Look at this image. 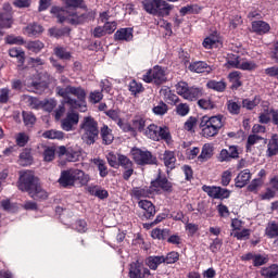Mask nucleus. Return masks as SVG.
Wrapping results in <instances>:
<instances>
[{
    "label": "nucleus",
    "mask_w": 278,
    "mask_h": 278,
    "mask_svg": "<svg viewBox=\"0 0 278 278\" xmlns=\"http://www.w3.org/2000/svg\"><path fill=\"white\" fill-rule=\"evenodd\" d=\"M18 188L22 192H28L31 199H47V191L38 185V178L34 176L33 172H23L20 176Z\"/></svg>",
    "instance_id": "f257e3e1"
},
{
    "label": "nucleus",
    "mask_w": 278,
    "mask_h": 278,
    "mask_svg": "<svg viewBox=\"0 0 278 278\" xmlns=\"http://www.w3.org/2000/svg\"><path fill=\"white\" fill-rule=\"evenodd\" d=\"M81 140L85 144H94L99 138V124L94 118L87 116L80 123Z\"/></svg>",
    "instance_id": "f03ea898"
},
{
    "label": "nucleus",
    "mask_w": 278,
    "mask_h": 278,
    "mask_svg": "<svg viewBox=\"0 0 278 278\" xmlns=\"http://www.w3.org/2000/svg\"><path fill=\"white\" fill-rule=\"evenodd\" d=\"M224 126L225 123L223 122V115H216L210 118L203 117L200 123L203 138H214V136H218V132Z\"/></svg>",
    "instance_id": "7ed1b4c3"
},
{
    "label": "nucleus",
    "mask_w": 278,
    "mask_h": 278,
    "mask_svg": "<svg viewBox=\"0 0 278 278\" xmlns=\"http://www.w3.org/2000/svg\"><path fill=\"white\" fill-rule=\"evenodd\" d=\"M75 181H79L81 186H86L90 181V177L84 173L81 169H67L61 173L59 178V184L63 188H68V186H75Z\"/></svg>",
    "instance_id": "20e7f679"
},
{
    "label": "nucleus",
    "mask_w": 278,
    "mask_h": 278,
    "mask_svg": "<svg viewBox=\"0 0 278 278\" xmlns=\"http://www.w3.org/2000/svg\"><path fill=\"white\" fill-rule=\"evenodd\" d=\"M142 8L153 16H168L173 7L164 0H143Z\"/></svg>",
    "instance_id": "39448f33"
},
{
    "label": "nucleus",
    "mask_w": 278,
    "mask_h": 278,
    "mask_svg": "<svg viewBox=\"0 0 278 278\" xmlns=\"http://www.w3.org/2000/svg\"><path fill=\"white\" fill-rule=\"evenodd\" d=\"M176 92L180 97L187 99V101H195L203 94L200 88L197 87H188V83L180 81L176 85Z\"/></svg>",
    "instance_id": "423d86ee"
},
{
    "label": "nucleus",
    "mask_w": 278,
    "mask_h": 278,
    "mask_svg": "<svg viewBox=\"0 0 278 278\" xmlns=\"http://www.w3.org/2000/svg\"><path fill=\"white\" fill-rule=\"evenodd\" d=\"M131 156L136 164L139 166H144L147 164H157V157L153 156V154L148 150L134 148L131 150Z\"/></svg>",
    "instance_id": "0eeeda50"
},
{
    "label": "nucleus",
    "mask_w": 278,
    "mask_h": 278,
    "mask_svg": "<svg viewBox=\"0 0 278 278\" xmlns=\"http://www.w3.org/2000/svg\"><path fill=\"white\" fill-rule=\"evenodd\" d=\"M143 81L147 84H156L160 86V84H164L166 81V74L164 73V70L160 66H154L152 70L148 71L143 77Z\"/></svg>",
    "instance_id": "6e6552de"
},
{
    "label": "nucleus",
    "mask_w": 278,
    "mask_h": 278,
    "mask_svg": "<svg viewBox=\"0 0 278 278\" xmlns=\"http://www.w3.org/2000/svg\"><path fill=\"white\" fill-rule=\"evenodd\" d=\"M151 275V270L149 268H144L142 262L136 261L130 264L129 268V277L130 278H146Z\"/></svg>",
    "instance_id": "1a4fd4ad"
},
{
    "label": "nucleus",
    "mask_w": 278,
    "mask_h": 278,
    "mask_svg": "<svg viewBox=\"0 0 278 278\" xmlns=\"http://www.w3.org/2000/svg\"><path fill=\"white\" fill-rule=\"evenodd\" d=\"M79 123V113L68 112L66 117L61 121V127L64 131H73V126Z\"/></svg>",
    "instance_id": "9d476101"
},
{
    "label": "nucleus",
    "mask_w": 278,
    "mask_h": 278,
    "mask_svg": "<svg viewBox=\"0 0 278 278\" xmlns=\"http://www.w3.org/2000/svg\"><path fill=\"white\" fill-rule=\"evenodd\" d=\"M240 152L236 146H230L228 149H223L219 153V162H230L231 160H238Z\"/></svg>",
    "instance_id": "9b49d317"
},
{
    "label": "nucleus",
    "mask_w": 278,
    "mask_h": 278,
    "mask_svg": "<svg viewBox=\"0 0 278 278\" xmlns=\"http://www.w3.org/2000/svg\"><path fill=\"white\" fill-rule=\"evenodd\" d=\"M56 92L60 97H63V99H64L63 103H66L73 110H77V108H79V105H80L79 102L77 100L68 97V94H71V91H68V87H66V88L58 87Z\"/></svg>",
    "instance_id": "f8f14e48"
},
{
    "label": "nucleus",
    "mask_w": 278,
    "mask_h": 278,
    "mask_svg": "<svg viewBox=\"0 0 278 278\" xmlns=\"http://www.w3.org/2000/svg\"><path fill=\"white\" fill-rule=\"evenodd\" d=\"M139 207L143 211L144 218H153L155 216V205L149 200L139 201Z\"/></svg>",
    "instance_id": "ddd939ff"
},
{
    "label": "nucleus",
    "mask_w": 278,
    "mask_h": 278,
    "mask_svg": "<svg viewBox=\"0 0 278 278\" xmlns=\"http://www.w3.org/2000/svg\"><path fill=\"white\" fill-rule=\"evenodd\" d=\"M214 156V144L212 143H205L202 147V151L200 155L198 156L199 162H207V160H212Z\"/></svg>",
    "instance_id": "4468645a"
},
{
    "label": "nucleus",
    "mask_w": 278,
    "mask_h": 278,
    "mask_svg": "<svg viewBox=\"0 0 278 278\" xmlns=\"http://www.w3.org/2000/svg\"><path fill=\"white\" fill-rule=\"evenodd\" d=\"M189 71L191 73H210L212 71V67L207 65V63L203 61H195L189 64Z\"/></svg>",
    "instance_id": "2eb2a0df"
},
{
    "label": "nucleus",
    "mask_w": 278,
    "mask_h": 278,
    "mask_svg": "<svg viewBox=\"0 0 278 278\" xmlns=\"http://www.w3.org/2000/svg\"><path fill=\"white\" fill-rule=\"evenodd\" d=\"M161 160L164 162L166 168H169V170H173V168H175V164H177V157L173 151H165Z\"/></svg>",
    "instance_id": "dca6fc26"
},
{
    "label": "nucleus",
    "mask_w": 278,
    "mask_h": 278,
    "mask_svg": "<svg viewBox=\"0 0 278 278\" xmlns=\"http://www.w3.org/2000/svg\"><path fill=\"white\" fill-rule=\"evenodd\" d=\"M236 187L244 188L251 181V170L243 169L236 178Z\"/></svg>",
    "instance_id": "f3484780"
},
{
    "label": "nucleus",
    "mask_w": 278,
    "mask_h": 278,
    "mask_svg": "<svg viewBox=\"0 0 278 278\" xmlns=\"http://www.w3.org/2000/svg\"><path fill=\"white\" fill-rule=\"evenodd\" d=\"M151 194H153V190L149 187H135L131 190V195L135 197V199H147L148 197H151Z\"/></svg>",
    "instance_id": "a211bd4d"
},
{
    "label": "nucleus",
    "mask_w": 278,
    "mask_h": 278,
    "mask_svg": "<svg viewBox=\"0 0 278 278\" xmlns=\"http://www.w3.org/2000/svg\"><path fill=\"white\" fill-rule=\"evenodd\" d=\"M252 29L255 34H268L270 31V25L264 21H255L252 23Z\"/></svg>",
    "instance_id": "6ab92c4d"
},
{
    "label": "nucleus",
    "mask_w": 278,
    "mask_h": 278,
    "mask_svg": "<svg viewBox=\"0 0 278 278\" xmlns=\"http://www.w3.org/2000/svg\"><path fill=\"white\" fill-rule=\"evenodd\" d=\"M67 90L70 94H73V97H76L78 100H76L79 104L84 103L86 101V90L81 87H73V86H67Z\"/></svg>",
    "instance_id": "aec40b11"
},
{
    "label": "nucleus",
    "mask_w": 278,
    "mask_h": 278,
    "mask_svg": "<svg viewBox=\"0 0 278 278\" xmlns=\"http://www.w3.org/2000/svg\"><path fill=\"white\" fill-rule=\"evenodd\" d=\"M45 31V28L40 24H29L24 28V34L29 36V38L34 36H40Z\"/></svg>",
    "instance_id": "412c9836"
},
{
    "label": "nucleus",
    "mask_w": 278,
    "mask_h": 278,
    "mask_svg": "<svg viewBox=\"0 0 278 278\" xmlns=\"http://www.w3.org/2000/svg\"><path fill=\"white\" fill-rule=\"evenodd\" d=\"M152 186H154L155 188H161L165 192L173 191V184L168 181L167 178L159 177L155 181H152Z\"/></svg>",
    "instance_id": "4be33fe9"
},
{
    "label": "nucleus",
    "mask_w": 278,
    "mask_h": 278,
    "mask_svg": "<svg viewBox=\"0 0 278 278\" xmlns=\"http://www.w3.org/2000/svg\"><path fill=\"white\" fill-rule=\"evenodd\" d=\"M33 162L34 156H31V151L27 149L23 150L18 159L20 166H31Z\"/></svg>",
    "instance_id": "5701e85b"
},
{
    "label": "nucleus",
    "mask_w": 278,
    "mask_h": 278,
    "mask_svg": "<svg viewBox=\"0 0 278 278\" xmlns=\"http://www.w3.org/2000/svg\"><path fill=\"white\" fill-rule=\"evenodd\" d=\"M278 154V135H273L267 144V156L273 157Z\"/></svg>",
    "instance_id": "b1692460"
},
{
    "label": "nucleus",
    "mask_w": 278,
    "mask_h": 278,
    "mask_svg": "<svg viewBox=\"0 0 278 278\" xmlns=\"http://www.w3.org/2000/svg\"><path fill=\"white\" fill-rule=\"evenodd\" d=\"M100 136L103 140V144H112L114 142V135L112 134V129L104 125L100 130Z\"/></svg>",
    "instance_id": "393cba45"
},
{
    "label": "nucleus",
    "mask_w": 278,
    "mask_h": 278,
    "mask_svg": "<svg viewBox=\"0 0 278 278\" xmlns=\"http://www.w3.org/2000/svg\"><path fill=\"white\" fill-rule=\"evenodd\" d=\"M159 131H160V127L155 124H151L147 127L144 134L148 138L157 142V141H160Z\"/></svg>",
    "instance_id": "a878e982"
},
{
    "label": "nucleus",
    "mask_w": 278,
    "mask_h": 278,
    "mask_svg": "<svg viewBox=\"0 0 278 278\" xmlns=\"http://www.w3.org/2000/svg\"><path fill=\"white\" fill-rule=\"evenodd\" d=\"M134 38V33L131 28H122L115 33L116 40L129 41Z\"/></svg>",
    "instance_id": "bb28decb"
},
{
    "label": "nucleus",
    "mask_w": 278,
    "mask_h": 278,
    "mask_svg": "<svg viewBox=\"0 0 278 278\" xmlns=\"http://www.w3.org/2000/svg\"><path fill=\"white\" fill-rule=\"evenodd\" d=\"M147 126V121L141 116H136L132 119V136H136V131H144V127Z\"/></svg>",
    "instance_id": "cd10ccee"
},
{
    "label": "nucleus",
    "mask_w": 278,
    "mask_h": 278,
    "mask_svg": "<svg viewBox=\"0 0 278 278\" xmlns=\"http://www.w3.org/2000/svg\"><path fill=\"white\" fill-rule=\"evenodd\" d=\"M146 264L151 268V270H157V266H160V264H164V256H149L146 260Z\"/></svg>",
    "instance_id": "c85d7f7f"
},
{
    "label": "nucleus",
    "mask_w": 278,
    "mask_h": 278,
    "mask_svg": "<svg viewBox=\"0 0 278 278\" xmlns=\"http://www.w3.org/2000/svg\"><path fill=\"white\" fill-rule=\"evenodd\" d=\"M229 81L231 83L232 90H238L240 86H242L241 79V73L238 71H235L228 75Z\"/></svg>",
    "instance_id": "c756f323"
},
{
    "label": "nucleus",
    "mask_w": 278,
    "mask_h": 278,
    "mask_svg": "<svg viewBox=\"0 0 278 278\" xmlns=\"http://www.w3.org/2000/svg\"><path fill=\"white\" fill-rule=\"evenodd\" d=\"M261 275L265 278H276L278 276V264H273L269 267L263 268Z\"/></svg>",
    "instance_id": "7c9ffc66"
},
{
    "label": "nucleus",
    "mask_w": 278,
    "mask_h": 278,
    "mask_svg": "<svg viewBox=\"0 0 278 278\" xmlns=\"http://www.w3.org/2000/svg\"><path fill=\"white\" fill-rule=\"evenodd\" d=\"M12 13H0V27L1 29H10L12 27Z\"/></svg>",
    "instance_id": "2f4dec72"
},
{
    "label": "nucleus",
    "mask_w": 278,
    "mask_h": 278,
    "mask_svg": "<svg viewBox=\"0 0 278 278\" xmlns=\"http://www.w3.org/2000/svg\"><path fill=\"white\" fill-rule=\"evenodd\" d=\"M26 49L33 53H40L45 49V43L40 40L28 41Z\"/></svg>",
    "instance_id": "473e14b6"
},
{
    "label": "nucleus",
    "mask_w": 278,
    "mask_h": 278,
    "mask_svg": "<svg viewBox=\"0 0 278 278\" xmlns=\"http://www.w3.org/2000/svg\"><path fill=\"white\" fill-rule=\"evenodd\" d=\"M201 10H203V8H201L199 4H189L180 9V14L182 16H186V14H199Z\"/></svg>",
    "instance_id": "72a5a7b5"
},
{
    "label": "nucleus",
    "mask_w": 278,
    "mask_h": 278,
    "mask_svg": "<svg viewBox=\"0 0 278 278\" xmlns=\"http://www.w3.org/2000/svg\"><path fill=\"white\" fill-rule=\"evenodd\" d=\"M49 36L52 38H62V36H68L71 29L68 28H50L48 30Z\"/></svg>",
    "instance_id": "f704fd0d"
},
{
    "label": "nucleus",
    "mask_w": 278,
    "mask_h": 278,
    "mask_svg": "<svg viewBox=\"0 0 278 278\" xmlns=\"http://www.w3.org/2000/svg\"><path fill=\"white\" fill-rule=\"evenodd\" d=\"M241 62H242V58H240L238 54H230L228 56L227 67L228 68H240Z\"/></svg>",
    "instance_id": "c9c22d12"
},
{
    "label": "nucleus",
    "mask_w": 278,
    "mask_h": 278,
    "mask_svg": "<svg viewBox=\"0 0 278 278\" xmlns=\"http://www.w3.org/2000/svg\"><path fill=\"white\" fill-rule=\"evenodd\" d=\"M206 86L211 90H216L217 92H224L225 88H227V84L223 80L220 81L211 80L206 84Z\"/></svg>",
    "instance_id": "e433bc0d"
},
{
    "label": "nucleus",
    "mask_w": 278,
    "mask_h": 278,
    "mask_svg": "<svg viewBox=\"0 0 278 278\" xmlns=\"http://www.w3.org/2000/svg\"><path fill=\"white\" fill-rule=\"evenodd\" d=\"M43 138H48L49 140H62L64 138V132L60 130H48L42 134Z\"/></svg>",
    "instance_id": "4c0bfd02"
},
{
    "label": "nucleus",
    "mask_w": 278,
    "mask_h": 278,
    "mask_svg": "<svg viewBox=\"0 0 278 278\" xmlns=\"http://www.w3.org/2000/svg\"><path fill=\"white\" fill-rule=\"evenodd\" d=\"M54 55L59 58L60 60H71L72 55L71 52L65 50L63 47H56L54 48Z\"/></svg>",
    "instance_id": "58836bf2"
},
{
    "label": "nucleus",
    "mask_w": 278,
    "mask_h": 278,
    "mask_svg": "<svg viewBox=\"0 0 278 278\" xmlns=\"http://www.w3.org/2000/svg\"><path fill=\"white\" fill-rule=\"evenodd\" d=\"M89 194H92L93 197H98V199H108V190L105 189H97L94 187L88 188Z\"/></svg>",
    "instance_id": "ea45409f"
},
{
    "label": "nucleus",
    "mask_w": 278,
    "mask_h": 278,
    "mask_svg": "<svg viewBox=\"0 0 278 278\" xmlns=\"http://www.w3.org/2000/svg\"><path fill=\"white\" fill-rule=\"evenodd\" d=\"M216 42H218V36L211 35L204 39L202 45L204 49H214V47H216Z\"/></svg>",
    "instance_id": "a19ab883"
},
{
    "label": "nucleus",
    "mask_w": 278,
    "mask_h": 278,
    "mask_svg": "<svg viewBox=\"0 0 278 278\" xmlns=\"http://www.w3.org/2000/svg\"><path fill=\"white\" fill-rule=\"evenodd\" d=\"M266 236L268 238H278V224L273 222L269 223L267 228H266Z\"/></svg>",
    "instance_id": "79ce46f5"
},
{
    "label": "nucleus",
    "mask_w": 278,
    "mask_h": 278,
    "mask_svg": "<svg viewBox=\"0 0 278 278\" xmlns=\"http://www.w3.org/2000/svg\"><path fill=\"white\" fill-rule=\"evenodd\" d=\"M153 114L156 116H164L168 112V105L164 102H160L156 106L152 109Z\"/></svg>",
    "instance_id": "37998d69"
},
{
    "label": "nucleus",
    "mask_w": 278,
    "mask_h": 278,
    "mask_svg": "<svg viewBox=\"0 0 278 278\" xmlns=\"http://www.w3.org/2000/svg\"><path fill=\"white\" fill-rule=\"evenodd\" d=\"M144 90V87H142V84L136 81V80H131L129 84V92H131V94H140V92H142Z\"/></svg>",
    "instance_id": "c03bdc74"
},
{
    "label": "nucleus",
    "mask_w": 278,
    "mask_h": 278,
    "mask_svg": "<svg viewBox=\"0 0 278 278\" xmlns=\"http://www.w3.org/2000/svg\"><path fill=\"white\" fill-rule=\"evenodd\" d=\"M240 104L233 100L227 101V110L230 114L238 115L240 114Z\"/></svg>",
    "instance_id": "a18cd8bd"
},
{
    "label": "nucleus",
    "mask_w": 278,
    "mask_h": 278,
    "mask_svg": "<svg viewBox=\"0 0 278 278\" xmlns=\"http://www.w3.org/2000/svg\"><path fill=\"white\" fill-rule=\"evenodd\" d=\"M239 68L241 71H255V68H257V64H255V62L247 61L244 59H241V63L239 65Z\"/></svg>",
    "instance_id": "49530a36"
},
{
    "label": "nucleus",
    "mask_w": 278,
    "mask_h": 278,
    "mask_svg": "<svg viewBox=\"0 0 278 278\" xmlns=\"http://www.w3.org/2000/svg\"><path fill=\"white\" fill-rule=\"evenodd\" d=\"M118 166H122L125 169L132 168L134 167V162H131V160H129V157H127L123 154H119L118 155Z\"/></svg>",
    "instance_id": "de8ad7c7"
},
{
    "label": "nucleus",
    "mask_w": 278,
    "mask_h": 278,
    "mask_svg": "<svg viewBox=\"0 0 278 278\" xmlns=\"http://www.w3.org/2000/svg\"><path fill=\"white\" fill-rule=\"evenodd\" d=\"M23 121L26 127H34L36 123V116L28 112H23Z\"/></svg>",
    "instance_id": "09e8293b"
},
{
    "label": "nucleus",
    "mask_w": 278,
    "mask_h": 278,
    "mask_svg": "<svg viewBox=\"0 0 278 278\" xmlns=\"http://www.w3.org/2000/svg\"><path fill=\"white\" fill-rule=\"evenodd\" d=\"M7 45H25V39L21 36L9 35L5 37Z\"/></svg>",
    "instance_id": "8fccbe9b"
},
{
    "label": "nucleus",
    "mask_w": 278,
    "mask_h": 278,
    "mask_svg": "<svg viewBox=\"0 0 278 278\" xmlns=\"http://www.w3.org/2000/svg\"><path fill=\"white\" fill-rule=\"evenodd\" d=\"M242 105L245 108V110H253V108L260 105V98L255 97L253 100L244 99L242 101Z\"/></svg>",
    "instance_id": "3c124183"
},
{
    "label": "nucleus",
    "mask_w": 278,
    "mask_h": 278,
    "mask_svg": "<svg viewBox=\"0 0 278 278\" xmlns=\"http://www.w3.org/2000/svg\"><path fill=\"white\" fill-rule=\"evenodd\" d=\"M260 140H264V138H262L258 135H250L247 141V151H251V148L253 147V144H257Z\"/></svg>",
    "instance_id": "603ef678"
},
{
    "label": "nucleus",
    "mask_w": 278,
    "mask_h": 278,
    "mask_svg": "<svg viewBox=\"0 0 278 278\" xmlns=\"http://www.w3.org/2000/svg\"><path fill=\"white\" fill-rule=\"evenodd\" d=\"M204 192L212 197V199H218V193L220 192V187H207L203 186Z\"/></svg>",
    "instance_id": "864d4df0"
},
{
    "label": "nucleus",
    "mask_w": 278,
    "mask_h": 278,
    "mask_svg": "<svg viewBox=\"0 0 278 278\" xmlns=\"http://www.w3.org/2000/svg\"><path fill=\"white\" fill-rule=\"evenodd\" d=\"M45 162H53L55 160V148H46L43 151Z\"/></svg>",
    "instance_id": "5fc2aeb1"
},
{
    "label": "nucleus",
    "mask_w": 278,
    "mask_h": 278,
    "mask_svg": "<svg viewBox=\"0 0 278 278\" xmlns=\"http://www.w3.org/2000/svg\"><path fill=\"white\" fill-rule=\"evenodd\" d=\"M94 164L98 166V170L100 176L108 177V167L105 166V162L103 160H94Z\"/></svg>",
    "instance_id": "6e6d98bb"
},
{
    "label": "nucleus",
    "mask_w": 278,
    "mask_h": 278,
    "mask_svg": "<svg viewBox=\"0 0 278 278\" xmlns=\"http://www.w3.org/2000/svg\"><path fill=\"white\" fill-rule=\"evenodd\" d=\"M190 106L187 103H180L176 106V113L178 116H188Z\"/></svg>",
    "instance_id": "4d7b16f0"
},
{
    "label": "nucleus",
    "mask_w": 278,
    "mask_h": 278,
    "mask_svg": "<svg viewBox=\"0 0 278 278\" xmlns=\"http://www.w3.org/2000/svg\"><path fill=\"white\" fill-rule=\"evenodd\" d=\"M29 142V136L25 132H20L16 135V144L18 147H25Z\"/></svg>",
    "instance_id": "13d9d810"
},
{
    "label": "nucleus",
    "mask_w": 278,
    "mask_h": 278,
    "mask_svg": "<svg viewBox=\"0 0 278 278\" xmlns=\"http://www.w3.org/2000/svg\"><path fill=\"white\" fill-rule=\"evenodd\" d=\"M179 261V253L169 252L166 256H164V264H175V262Z\"/></svg>",
    "instance_id": "bf43d9fd"
},
{
    "label": "nucleus",
    "mask_w": 278,
    "mask_h": 278,
    "mask_svg": "<svg viewBox=\"0 0 278 278\" xmlns=\"http://www.w3.org/2000/svg\"><path fill=\"white\" fill-rule=\"evenodd\" d=\"M55 105H58L55 100L43 101L41 110H45L46 112H53V110H55Z\"/></svg>",
    "instance_id": "052dcab7"
},
{
    "label": "nucleus",
    "mask_w": 278,
    "mask_h": 278,
    "mask_svg": "<svg viewBox=\"0 0 278 278\" xmlns=\"http://www.w3.org/2000/svg\"><path fill=\"white\" fill-rule=\"evenodd\" d=\"M264 264H268V257L262 255V254H255L253 266H264Z\"/></svg>",
    "instance_id": "680f3d73"
},
{
    "label": "nucleus",
    "mask_w": 278,
    "mask_h": 278,
    "mask_svg": "<svg viewBox=\"0 0 278 278\" xmlns=\"http://www.w3.org/2000/svg\"><path fill=\"white\" fill-rule=\"evenodd\" d=\"M108 163L112 168H118V156L114 154L113 152H109L106 155Z\"/></svg>",
    "instance_id": "e2e57ef3"
},
{
    "label": "nucleus",
    "mask_w": 278,
    "mask_h": 278,
    "mask_svg": "<svg viewBox=\"0 0 278 278\" xmlns=\"http://www.w3.org/2000/svg\"><path fill=\"white\" fill-rule=\"evenodd\" d=\"M28 105L31 110H42V101L38 98H28Z\"/></svg>",
    "instance_id": "0e129e2a"
},
{
    "label": "nucleus",
    "mask_w": 278,
    "mask_h": 278,
    "mask_svg": "<svg viewBox=\"0 0 278 278\" xmlns=\"http://www.w3.org/2000/svg\"><path fill=\"white\" fill-rule=\"evenodd\" d=\"M166 140L167 142H170V131H168V128H162L160 127L159 130V140Z\"/></svg>",
    "instance_id": "69168bd1"
},
{
    "label": "nucleus",
    "mask_w": 278,
    "mask_h": 278,
    "mask_svg": "<svg viewBox=\"0 0 278 278\" xmlns=\"http://www.w3.org/2000/svg\"><path fill=\"white\" fill-rule=\"evenodd\" d=\"M197 125V117H189L185 123V129L186 131H192L194 129V126Z\"/></svg>",
    "instance_id": "338daca9"
},
{
    "label": "nucleus",
    "mask_w": 278,
    "mask_h": 278,
    "mask_svg": "<svg viewBox=\"0 0 278 278\" xmlns=\"http://www.w3.org/2000/svg\"><path fill=\"white\" fill-rule=\"evenodd\" d=\"M103 27L105 34H114V31H116V22H105Z\"/></svg>",
    "instance_id": "774afa93"
}]
</instances>
